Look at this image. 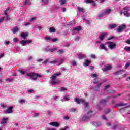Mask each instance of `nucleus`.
Wrapping results in <instances>:
<instances>
[{"label":"nucleus","mask_w":130,"mask_h":130,"mask_svg":"<svg viewBox=\"0 0 130 130\" xmlns=\"http://www.w3.org/2000/svg\"><path fill=\"white\" fill-rule=\"evenodd\" d=\"M60 75H61V73L59 72L58 73H55L51 76L50 77L51 85H57V84L60 83V81L56 78V77L60 76Z\"/></svg>","instance_id":"1"},{"label":"nucleus","mask_w":130,"mask_h":130,"mask_svg":"<svg viewBox=\"0 0 130 130\" xmlns=\"http://www.w3.org/2000/svg\"><path fill=\"white\" fill-rule=\"evenodd\" d=\"M26 76L30 77V79L34 81H36L37 78H41V74L35 73H27Z\"/></svg>","instance_id":"2"},{"label":"nucleus","mask_w":130,"mask_h":130,"mask_svg":"<svg viewBox=\"0 0 130 130\" xmlns=\"http://www.w3.org/2000/svg\"><path fill=\"white\" fill-rule=\"evenodd\" d=\"M74 101L77 104H80V103H82L84 105L85 107H88V105H89V103L86 102L85 100H81L79 98H76L74 99Z\"/></svg>","instance_id":"3"},{"label":"nucleus","mask_w":130,"mask_h":130,"mask_svg":"<svg viewBox=\"0 0 130 130\" xmlns=\"http://www.w3.org/2000/svg\"><path fill=\"white\" fill-rule=\"evenodd\" d=\"M87 115L88 116L85 115L82 117L81 121H86V120H88L89 117H91V116H93V115H94V114L93 113L92 111H89L87 113Z\"/></svg>","instance_id":"4"},{"label":"nucleus","mask_w":130,"mask_h":130,"mask_svg":"<svg viewBox=\"0 0 130 130\" xmlns=\"http://www.w3.org/2000/svg\"><path fill=\"white\" fill-rule=\"evenodd\" d=\"M57 62H58V59L53 60V61H49V58H47L44 61L43 63H45V64H46V63H50L51 64H54V63H56Z\"/></svg>","instance_id":"5"},{"label":"nucleus","mask_w":130,"mask_h":130,"mask_svg":"<svg viewBox=\"0 0 130 130\" xmlns=\"http://www.w3.org/2000/svg\"><path fill=\"white\" fill-rule=\"evenodd\" d=\"M107 43L110 49H114V48H116V44H115V43H114L113 42H109Z\"/></svg>","instance_id":"6"},{"label":"nucleus","mask_w":130,"mask_h":130,"mask_svg":"<svg viewBox=\"0 0 130 130\" xmlns=\"http://www.w3.org/2000/svg\"><path fill=\"white\" fill-rule=\"evenodd\" d=\"M13 108H14V107L10 106L7 108L6 110L4 111L5 113H6L7 114H10L13 112Z\"/></svg>","instance_id":"7"},{"label":"nucleus","mask_w":130,"mask_h":130,"mask_svg":"<svg viewBox=\"0 0 130 130\" xmlns=\"http://www.w3.org/2000/svg\"><path fill=\"white\" fill-rule=\"evenodd\" d=\"M126 28V25L124 24L122 25L117 28V32H122L123 30H125V29Z\"/></svg>","instance_id":"8"},{"label":"nucleus","mask_w":130,"mask_h":130,"mask_svg":"<svg viewBox=\"0 0 130 130\" xmlns=\"http://www.w3.org/2000/svg\"><path fill=\"white\" fill-rule=\"evenodd\" d=\"M82 29L81 26H77L73 29V34H76V33H79L80 31Z\"/></svg>","instance_id":"9"},{"label":"nucleus","mask_w":130,"mask_h":130,"mask_svg":"<svg viewBox=\"0 0 130 130\" xmlns=\"http://www.w3.org/2000/svg\"><path fill=\"white\" fill-rule=\"evenodd\" d=\"M99 49H103L105 51H107L108 49H107V47L104 44H101L100 45Z\"/></svg>","instance_id":"10"},{"label":"nucleus","mask_w":130,"mask_h":130,"mask_svg":"<svg viewBox=\"0 0 130 130\" xmlns=\"http://www.w3.org/2000/svg\"><path fill=\"white\" fill-rule=\"evenodd\" d=\"M8 120H9V118H4L1 121V124H3V125H6L7 123H8Z\"/></svg>","instance_id":"11"},{"label":"nucleus","mask_w":130,"mask_h":130,"mask_svg":"<svg viewBox=\"0 0 130 130\" xmlns=\"http://www.w3.org/2000/svg\"><path fill=\"white\" fill-rule=\"evenodd\" d=\"M49 125L55 126V127H58L59 126V124L57 122H52L49 123Z\"/></svg>","instance_id":"12"},{"label":"nucleus","mask_w":130,"mask_h":130,"mask_svg":"<svg viewBox=\"0 0 130 130\" xmlns=\"http://www.w3.org/2000/svg\"><path fill=\"white\" fill-rule=\"evenodd\" d=\"M70 100V95H66L63 98L61 99V101H69Z\"/></svg>","instance_id":"13"},{"label":"nucleus","mask_w":130,"mask_h":130,"mask_svg":"<svg viewBox=\"0 0 130 130\" xmlns=\"http://www.w3.org/2000/svg\"><path fill=\"white\" fill-rule=\"evenodd\" d=\"M91 124H92V125H94V126H99L101 124V122H91Z\"/></svg>","instance_id":"14"},{"label":"nucleus","mask_w":130,"mask_h":130,"mask_svg":"<svg viewBox=\"0 0 130 130\" xmlns=\"http://www.w3.org/2000/svg\"><path fill=\"white\" fill-rule=\"evenodd\" d=\"M107 34H102L100 36H99V38L101 40V41H103L104 38H105V36L107 35Z\"/></svg>","instance_id":"15"},{"label":"nucleus","mask_w":130,"mask_h":130,"mask_svg":"<svg viewBox=\"0 0 130 130\" xmlns=\"http://www.w3.org/2000/svg\"><path fill=\"white\" fill-rule=\"evenodd\" d=\"M12 32L13 33V34H16V33L19 32V27H18V26H16L13 29H12Z\"/></svg>","instance_id":"16"},{"label":"nucleus","mask_w":130,"mask_h":130,"mask_svg":"<svg viewBox=\"0 0 130 130\" xmlns=\"http://www.w3.org/2000/svg\"><path fill=\"white\" fill-rule=\"evenodd\" d=\"M125 72L124 70H120L119 71H117L114 73V75H115L116 76L117 75H122V73H124Z\"/></svg>","instance_id":"17"},{"label":"nucleus","mask_w":130,"mask_h":130,"mask_svg":"<svg viewBox=\"0 0 130 130\" xmlns=\"http://www.w3.org/2000/svg\"><path fill=\"white\" fill-rule=\"evenodd\" d=\"M110 12H111V9H107L105 10L104 13L105 16H106V15H108V14H110Z\"/></svg>","instance_id":"18"},{"label":"nucleus","mask_w":130,"mask_h":130,"mask_svg":"<svg viewBox=\"0 0 130 130\" xmlns=\"http://www.w3.org/2000/svg\"><path fill=\"white\" fill-rule=\"evenodd\" d=\"M79 59H83V58H86V56L83 54H79L78 55Z\"/></svg>","instance_id":"19"},{"label":"nucleus","mask_w":130,"mask_h":130,"mask_svg":"<svg viewBox=\"0 0 130 130\" xmlns=\"http://www.w3.org/2000/svg\"><path fill=\"white\" fill-rule=\"evenodd\" d=\"M109 29H114V28H116L117 27V25L116 24H109Z\"/></svg>","instance_id":"20"},{"label":"nucleus","mask_w":130,"mask_h":130,"mask_svg":"<svg viewBox=\"0 0 130 130\" xmlns=\"http://www.w3.org/2000/svg\"><path fill=\"white\" fill-rule=\"evenodd\" d=\"M123 14L124 15V16H125L126 17H129L130 16V14L129 13H128V12L126 11H124L123 12Z\"/></svg>","instance_id":"21"},{"label":"nucleus","mask_w":130,"mask_h":130,"mask_svg":"<svg viewBox=\"0 0 130 130\" xmlns=\"http://www.w3.org/2000/svg\"><path fill=\"white\" fill-rule=\"evenodd\" d=\"M20 43L22 44V46H26V45H27V43L25 40H21Z\"/></svg>","instance_id":"22"},{"label":"nucleus","mask_w":130,"mask_h":130,"mask_svg":"<svg viewBox=\"0 0 130 130\" xmlns=\"http://www.w3.org/2000/svg\"><path fill=\"white\" fill-rule=\"evenodd\" d=\"M28 36V34L26 33L22 32L21 33V37L23 38V39H26V37Z\"/></svg>","instance_id":"23"},{"label":"nucleus","mask_w":130,"mask_h":130,"mask_svg":"<svg viewBox=\"0 0 130 130\" xmlns=\"http://www.w3.org/2000/svg\"><path fill=\"white\" fill-rule=\"evenodd\" d=\"M18 102L20 103V104H23V103H25L26 102V100L21 99L19 100Z\"/></svg>","instance_id":"24"},{"label":"nucleus","mask_w":130,"mask_h":130,"mask_svg":"<svg viewBox=\"0 0 130 130\" xmlns=\"http://www.w3.org/2000/svg\"><path fill=\"white\" fill-rule=\"evenodd\" d=\"M49 30L50 33H52V32H55V29H54V27H50L49 29Z\"/></svg>","instance_id":"25"},{"label":"nucleus","mask_w":130,"mask_h":130,"mask_svg":"<svg viewBox=\"0 0 130 130\" xmlns=\"http://www.w3.org/2000/svg\"><path fill=\"white\" fill-rule=\"evenodd\" d=\"M90 62H91L90 61L86 60V62L83 63V65L87 67V66H89V64H90Z\"/></svg>","instance_id":"26"},{"label":"nucleus","mask_w":130,"mask_h":130,"mask_svg":"<svg viewBox=\"0 0 130 130\" xmlns=\"http://www.w3.org/2000/svg\"><path fill=\"white\" fill-rule=\"evenodd\" d=\"M26 72H27V70L26 69H24L23 70H20L19 71V73H20V74H21V75H24Z\"/></svg>","instance_id":"27"},{"label":"nucleus","mask_w":130,"mask_h":130,"mask_svg":"<svg viewBox=\"0 0 130 130\" xmlns=\"http://www.w3.org/2000/svg\"><path fill=\"white\" fill-rule=\"evenodd\" d=\"M9 11H11V8H7L5 11H4V15H8V12H9Z\"/></svg>","instance_id":"28"},{"label":"nucleus","mask_w":130,"mask_h":130,"mask_svg":"<svg viewBox=\"0 0 130 130\" xmlns=\"http://www.w3.org/2000/svg\"><path fill=\"white\" fill-rule=\"evenodd\" d=\"M41 3H42L43 4H44V5H47V4H48V0H41Z\"/></svg>","instance_id":"29"},{"label":"nucleus","mask_w":130,"mask_h":130,"mask_svg":"<svg viewBox=\"0 0 130 130\" xmlns=\"http://www.w3.org/2000/svg\"><path fill=\"white\" fill-rule=\"evenodd\" d=\"M106 102H107V100H102L100 102V104H105V103H106Z\"/></svg>","instance_id":"30"},{"label":"nucleus","mask_w":130,"mask_h":130,"mask_svg":"<svg viewBox=\"0 0 130 130\" xmlns=\"http://www.w3.org/2000/svg\"><path fill=\"white\" fill-rule=\"evenodd\" d=\"M24 5H31V2L30 1V0H25L24 2Z\"/></svg>","instance_id":"31"},{"label":"nucleus","mask_w":130,"mask_h":130,"mask_svg":"<svg viewBox=\"0 0 130 130\" xmlns=\"http://www.w3.org/2000/svg\"><path fill=\"white\" fill-rule=\"evenodd\" d=\"M127 105V103H121L118 104V106H125Z\"/></svg>","instance_id":"32"},{"label":"nucleus","mask_w":130,"mask_h":130,"mask_svg":"<svg viewBox=\"0 0 130 130\" xmlns=\"http://www.w3.org/2000/svg\"><path fill=\"white\" fill-rule=\"evenodd\" d=\"M77 9L79 12H82V13H84V12H85V10L83 8L78 7Z\"/></svg>","instance_id":"33"},{"label":"nucleus","mask_w":130,"mask_h":130,"mask_svg":"<svg viewBox=\"0 0 130 130\" xmlns=\"http://www.w3.org/2000/svg\"><path fill=\"white\" fill-rule=\"evenodd\" d=\"M76 110H77V109L76 108H72L70 109L69 112H75V111H76Z\"/></svg>","instance_id":"34"},{"label":"nucleus","mask_w":130,"mask_h":130,"mask_svg":"<svg viewBox=\"0 0 130 130\" xmlns=\"http://www.w3.org/2000/svg\"><path fill=\"white\" fill-rule=\"evenodd\" d=\"M56 49H57L56 48H53L49 49L48 50H50L51 52H53L54 51H55Z\"/></svg>","instance_id":"35"},{"label":"nucleus","mask_w":130,"mask_h":130,"mask_svg":"<svg viewBox=\"0 0 130 130\" xmlns=\"http://www.w3.org/2000/svg\"><path fill=\"white\" fill-rule=\"evenodd\" d=\"M99 18H102V17H104L105 16V14H104V12H103L100 14H99Z\"/></svg>","instance_id":"36"},{"label":"nucleus","mask_w":130,"mask_h":130,"mask_svg":"<svg viewBox=\"0 0 130 130\" xmlns=\"http://www.w3.org/2000/svg\"><path fill=\"white\" fill-rule=\"evenodd\" d=\"M59 63L58 64V66H60V64H62V63L63 62V59H61L60 61L59 60H58Z\"/></svg>","instance_id":"37"},{"label":"nucleus","mask_w":130,"mask_h":130,"mask_svg":"<svg viewBox=\"0 0 130 130\" xmlns=\"http://www.w3.org/2000/svg\"><path fill=\"white\" fill-rule=\"evenodd\" d=\"M124 50H125V51H130V47H128V46L125 47Z\"/></svg>","instance_id":"38"},{"label":"nucleus","mask_w":130,"mask_h":130,"mask_svg":"<svg viewBox=\"0 0 130 130\" xmlns=\"http://www.w3.org/2000/svg\"><path fill=\"white\" fill-rule=\"evenodd\" d=\"M123 11H126L128 12V11H130V8L128 7H125L123 8Z\"/></svg>","instance_id":"39"},{"label":"nucleus","mask_w":130,"mask_h":130,"mask_svg":"<svg viewBox=\"0 0 130 130\" xmlns=\"http://www.w3.org/2000/svg\"><path fill=\"white\" fill-rule=\"evenodd\" d=\"M66 2H67V0H60V3L62 5H64V4H66Z\"/></svg>","instance_id":"40"},{"label":"nucleus","mask_w":130,"mask_h":130,"mask_svg":"<svg viewBox=\"0 0 130 130\" xmlns=\"http://www.w3.org/2000/svg\"><path fill=\"white\" fill-rule=\"evenodd\" d=\"M63 119L64 120H69V119H70V117L68 116H64L63 117Z\"/></svg>","instance_id":"41"},{"label":"nucleus","mask_w":130,"mask_h":130,"mask_svg":"<svg viewBox=\"0 0 130 130\" xmlns=\"http://www.w3.org/2000/svg\"><path fill=\"white\" fill-rule=\"evenodd\" d=\"M93 2V0H85V4H91Z\"/></svg>","instance_id":"42"},{"label":"nucleus","mask_w":130,"mask_h":130,"mask_svg":"<svg viewBox=\"0 0 130 130\" xmlns=\"http://www.w3.org/2000/svg\"><path fill=\"white\" fill-rule=\"evenodd\" d=\"M90 57H91V58H93V59H96V55H95V54H91Z\"/></svg>","instance_id":"43"},{"label":"nucleus","mask_w":130,"mask_h":130,"mask_svg":"<svg viewBox=\"0 0 130 130\" xmlns=\"http://www.w3.org/2000/svg\"><path fill=\"white\" fill-rule=\"evenodd\" d=\"M106 70H107V71L110 70V69H111V66L109 65V66H107L105 67Z\"/></svg>","instance_id":"44"},{"label":"nucleus","mask_w":130,"mask_h":130,"mask_svg":"<svg viewBox=\"0 0 130 130\" xmlns=\"http://www.w3.org/2000/svg\"><path fill=\"white\" fill-rule=\"evenodd\" d=\"M13 79L12 78H7V79H5V81H7L8 82H12V81H13Z\"/></svg>","instance_id":"45"},{"label":"nucleus","mask_w":130,"mask_h":130,"mask_svg":"<svg viewBox=\"0 0 130 130\" xmlns=\"http://www.w3.org/2000/svg\"><path fill=\"white\" fill-rule=\"evenodd\" d=\"M1 107H3V108H6V105H5V104H4V103H1Z\"/></svg>","instance_id":"46"},{"label":"nucleus","mask_w":130,"mask_h":130,"mask_svg":"<svg viewBox=\"0 0 130 130\" xmlns=\"http://www.w3.org/2000/svg\"><path fill=\"white\" fill-rule=\"evenodd\" d=\"M60 91H61V92H62V91H67V88L64 87H61Z\"/></svg>","instance_id":"47"},{"label":"nucleus","mask_w":130,"mask_h":130,"mask_svg":"<svg viewBox=\"0 0 130 130\" xmlns=\"http://www.w3.org/2000/svg\"><path fill=\"white\" fill-rule=\"evenodd\" d=\"M83 21L84 22V23H86V24H90V21H89V20H87L85 19H83Z\"/></svg>","instance_id":"48"},{"label":"nucleus","mask_w":130,"mask_h":130,"mask_svg":"<svg viewBox=\"0 0 130 130\" xmlns=\"http://www.w3.org/2000/svg\"><path fill=\"white\" fill-rule=\"evenodd\" d=\"M50 39H51L50 37H46L45 38V40H46L47 41L50 40Z\"/></svg>","instance_id":"49"},{"label":"nucleus","mask_w":130,"mask_h":130,"mask_svg":"<svg viewBox=\"0 0 130 130\" xmlns=\"http://www.w3.org/2000/svg\"><path fill=\"white\" fill-rule=\"evenodd\" d=\"M58 52H60V53L62 54L64 52V50H63V49H60L58 51Z\"/></svg>","instance_id":"50"},{"label":"nucleus","mask_w":130,"mask_h":130,"mask_svg":"<svg viewBox=\"0 0 130 130\" xmlns=\"http://www.w3.org/2000/svg\"><path fill=\"white\" fill-rule=\"evenodd\" d=\"M30 22H27V23H24L23 24V27H27V26H29L30 25Z\"/></svg>","instance_id":"51"},{"label":"nucleus","mask_w":130,"mask_h":130,"mask_svg":"<svg viewBox=\"0 0 130 130\" xmlns=\"http://www.w3.org/2000/svg\"><path fill=\"white\" fill-rule=\"evenodd\" d=\"M39 116V114L38 113H36L34 114V117H38Z\"/></svg>","instance_id":"52"},{"label":"nucleus","mask_w":130,"mask_h":130,"mask_svg":"<svg viewBox=\"0 0 130 130\" xmlns=\"http://www.w3.org/2000/svg\"><path fill=\"white\" fill-rule=\"evenodd\" d=\"M26 43H27V44H30V43H32V41L31 40H26Z\"/></svg>","instance_id":"53"},{"label":"nucleus","mask_w":130,"mask_h":130,"mask_svg":"<svg viewBox=\"0 0 130 130\" xmlns=\"http://www.w3.org/2000/svg\"><path fill=\"white\" fill-rule=\"evenodd\" d=\"M75 24V21H71L69 24H68L69 26H71V25H74Z\"/></svg>","instance_id":"54"},{"label":"nucleus","mask_w":130,"mask_h":130,"mask_svg":"<svg viewBox=\"0 0 130 130\" xmlns=\"http://www.w3.org/2000/svg\"><path fill=\"white\" fill-rule=\"evenodd\" d=\"M4 20H5V17H3L0 18V24H1V23H3V22H4Z\"/></svg>","instance_id":"55"},{"label":"nucleus","mask_w":130,"mask_h":130,"mask_svg":"<svg viewBox=\"0 0 130 130\" xmlns=\"http://www.w3.org/2000/svg\"><path fill=\"white\" fill-rule=\"evenodd\" d=\"M6 19L8 21H10L11 20V18H10V16L7 15Z\"/></svg>","instance_id":"56"},{"label":"nucleus","mask_w":130,"mask_h":130,"mask_svg":"<svg viewBox=\"0 0 130 130\" xmlns=\"http://www.w3.org/2000/svg\"><path fill=\"white\" fill-rule=\"evenodd\" d=\"M98 75L97 74H92L91 75V77H92V78H96V77H98Z\"/></svg>","instance_id":"57"},{"label":"nucleus","mask_w":130,"mask_h":130,"mask_svg":"<svg viewBox=\"0 0 130 130\" xmlns=\"http://www.w3.org/2000/svg\"><path fill=\"white\" fill-rule=\"evenodd\" d=\"M4 44H5L6 45H9L10 44V41H5Z\"/></svg>","instance_id":"58"},{"label":"nucleus","mask_w":130,"mask_h":130,"mask_svg":"<svg viewBox=\"0 0 130 130\" xmlns=\"http://www.w3.org/2000/svg\"><path fill=\"white\" fill-rule=\"evenodd\" d=\"M100 86H101V83H100L98 84L97 87H96V89H99L100 88Z\"/></svg>","instance_id":"59"},{"label":"nucleus","mask_w":130,"mask_h":130,"mask_svg":"<svg viewBox=\"0 0 130 130\" xmlns=\"http://www.w3.org/2000/svg\"><path fill=\"white\" fill-rule=\"evenodd\" d=\"M13 41H14V42H18V38H14V39H13Z\"/></svg>","instance_id":"60"},{"label":"nucleus","mask_w":130,"mask_h":130,"mask_svg":"<svg viewBox=\"0 0 130 130\" xmlns=\"http://www.w3.org/2000/svg\"><path fill=\"white\" fill-rule=\"evenodd\" d=\"M51 40L53 41V42H55L56 41H57L58 39H57V38H54V39H52Z\"/></svg>","instance_id":"61"},{"label":"nucleus","mask_w":130,"mask_h":130,"mask_svg":"<svg viewBox=\"0 0 130 130\" xmlns=\"http://www.w3.org/2000/svg\"><path fill=\"white\" fill-rule=\"evenodd\" d=\"M58 98H59V96H55L54 98V100L56 101V100H57V99H58Z\"/></svg>","instance_id":"62"},{"label":"nucleus","mask_w":130,"mask_h":130,"mask_svg":"<svg viewBox=\"0 0 130 130\" xmlns=\"http://www.w3.org/2000/svg\"><path fill=\"white\" fill-rule=\"evenodd\" d=\"M128 67H129V63H127L125 64V68L126 69H127V68H128Z\"/></svg>","instance_id":"63"},{"label":"nucleus","mask_w":130,"mask_h":130,"mask_svg":"<svg viewBox=\"0 0 130 130\" xmlns=\"http://www.w3.org/2000/svg\"><path fill=\"white\" fill-rule=\"evenodd\" d=\"M126 43H127L128 44H130V39L127 40L126 41Z\"/></svg>","instance_id":"64"}]
</instances>
